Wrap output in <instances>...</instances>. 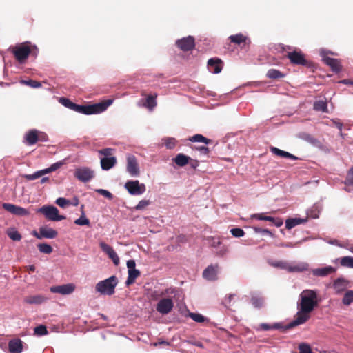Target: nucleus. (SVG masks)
Segmentation results:
<instances>
[{
    "mask_svg": "<svg viewBox=\"0 0 353 353\" xmlns=\"http://www.w3.org/2000/svg\"><path fill=\"white\" fill-rule=\"evenodd\" d=\"M319 302L318 293L313 290H304L299 295L297 303L298 312L294 319L290 323L286 328L303 324L310 318V314L318 305Z\"/></svg>",
    "mask_w": 353,
    "mask_h": 353,
    "instance_id": "1",
    "label": "nucleus"
},
{
    "mask_svg": "<svg viewBox=\"0 0 353 353\" xmlns=\"http://www.w3.org/2000/svg\"><path fill=\"white\" fill-rule=\"evenodd\" d=\"M112 99H108L98 103L88 105H78L74 103L72 110L86 115L99 114L105 111L107 108L112 104Z\"/></svg>",
    "mask_w": 353,
    "mask_h": 353,
    "instance_id": "2",
    "label": "nucleus"
},
{
    "mask_svg": "<svg viewBox=\"0 0 353 353\" xmlns=\"http://www.w3.org/2000/svg\"><path fill=\"white\" fill-rule=\"evenodd\" d=\"M12 52L16 59L19 63H23L30 54L36 57L38 53V48L36 46L32 45L30 42H25L14 47L12 50Z\"/></svg>",
    "mask_w": 353,
    "mask_h": 353,
    "instance_id": "3",
    "label": "nucleus"
},
{
    "mask_svg": "<svg viewBox=\"0 0 353 353\" xmlns=\"http://www.w3.org/2000/svg\"><path fill=\"white\" fill-rule=\"evenodd\" d=\"M118 284V279L115 276H112L103 281H101L96 284L95 290L102 295H112L115 292V288Z\"/></svg>",
    "mask_w": 353,
    "mask_h": 353,
    "instance_id": "4",
    "label": "nucleus"
},
{
    "mask_svg": "<svg viewBox=\"0 0 353 353\" xmlns=\"http://www.w3.org/2000/svg\"><path fill=\"white\" fill-rule=\"evenodd\" d=\"M329 54L336 55V54H334V52H332L330 50H325L323 48H321L320 50V55L322 57L323 61L326 65L330 66L333 72H340L341 70V65L339 60L337 59H334V58L330 57L328 56Z\"/></svg>",
    "mask_w": 353,
    "mask_h": 353,
    "instance_id": "5",
    "label": "nucleus"
},
{
    "mask_svg": "<svg viewBox=\"0 0 353 353\" xmlns=\"http://www.w3.org/2000/svg\"><path fill=\"white\" fill-rule=\"evenodd\" d=\"M37 212L42 213L50 221H59L65 219L64 216L59 214L58 209L53 205H43L37 210Z\"/></svg>",
    "mask_w": 353,
    "mask_h": 353,
    "instance_id": "6",
    "label": "nucleus"
},
{
    "mask_svg": "<svg viewBox=\"0 0 353 353\" xmlns=\"http://www.w3.org/2000/svg\"><path fill=\"white\" fill-rule=\"evenodd\" d=\"M124 187L128 193L133 196L141 195L146 190L145 185L139 183L138 180L128 181L125 183Z\"/></svg>",
    "mask_w": 353,
    "mask_h": 353,
    "instance_id": "7",
    "label": "nucleus"
},
{
    "mask_svg": "<svg viewBox=\"0 0 353 353\" xmlns=\"http://www.w3.org/2000/svg\"><path fill=\"white\" fill-rule=\"evenodd\" d=\"M74 175L80 181L86 183L94 178V172L88 167H80L75 169Z\"/></svg>",
    "mask_w": 353,
    "mask_h": 353,
    "instance_id": "8",
    "label": "nucleus"
},
{
    "mask_svg": "<svg viewBox=\"0 0 353 353\" xmlns=\"http://www.w3.org/2000/svg\"><path fill=\"white\" fill-rule=\"evenodd\" d=\"M126 171L132 176H138L140 174V168L134 155L128 154L126 156Z\"/></svg>",
    "mask_w": 353,
    "mask_h": 353,
    "instance_id": "9",
    "label": "nucleus"
},
{
    "mask_svg": "<svg viewBox=\"0 0 353 353\" xmlns=\"http://www.w3.org/2000/svg\"><path fill=\"white\" fill-rule=\"evenodd\" d=\"M39 230V232L36 231L32 232V234L38 239H41L43 238L52 239H54L58 234L57 230L48 227V225H43L40 227Z\"/></svg>",
    "mask_w": 353,
    "mask_h": 353,
    "instance_id": "10",
    "label": "nucleus"
},
{
    "mask_svg": "<svg viewBox=\"0 0 353 353\" xmlns=\"http://www.w3.org/2000/svg\"><path fill=\"white\" fill-rule=\"evenodd\" d=\"M174 307V303L170 298L161 299L157 304V311L164 315L170 313Z\"/></svg>",
    "mask_w": 353,
    "mask_h": 353,
    "instance_id": "11",
    "label": "nucleus"
},
{
    "mask_svg": "<svg viewBox=\"0 0 353 353\" xmlns=\"http://www.w3.org/2000/svg\"><path fill=\"white\" fill-rule=\"evenodd\" d=\"M2 207L4 210L14 215L26 216H28L30 214L28 210L26 208L12 203H4L2 204Z\"/></svg>",
    "mask_w": 353,
    "mask_h": 353,
    "instance_id": "12",
    "label": "nucleus"
},
{
    "mask_svg": "<svg viewBox=\"0 0 353 353\" xmlns=\"http://www.w3.org/2000/svg\"><path fill=\"white\" fill-rule=\"evenodd\" d=\"M75 290V285L73 283L63 284L61 285L52 286L50 290L52 293H57L61 295H68L72 294Z\"/></svg>",
    "mask_w": 353,
    "mask_h": 353,
    "instance_id": "13",
    "label": "nucleus"
},
{
    "mask_svg": "<svg viewBox=\"0 0 353 353\" xmlns=\"http://www.w3.org/2000/svg\"><path fill=\"white\" fill-rule=\"evenodd\" d=\"M176 45L183 51H189L194 48V39L192 36L183 37L176 41Z\"/></svg>",
    "mask_w": 353,
    "mask_h": 353,
    "instance_id": "14",
    "label": "nucleus"
},
{
    "mask_svg": "<svg viewBox=\"0 0 353 353\" xmlns=\"http://www.w3.org/2000/svg\"><path fill=\"white\" fill-rule=\"evenodd\" d=\"M287 57L290 60V62L294 65H307V61L305 59L304 54L300 50H294L293 52H288Z\"/></svg>",
    "mask_w": 353,
    "mask_h": 353,
    "instance_id": "15",
    "label": "nucleus"
},
{
    "mask_svg": "<svg viewBox=\"0 0 353 353\" xmlns=\"http://www.w3.org/2000/svg\"><path fill=\"white\" fill-rule=\"evenodd\" d=\"M350 281L344 278H338L333 283V289L336 294H340L349 287Z\"/></svg>",
    "mask_w": 353,
    "mask_h": 353,
    "instance_id": "16",
    "label": "nucleus"
},
{
    "mask_svg": "<svg viewBox=\"0 0 353 353\" xmlns=\"http://www.w3.org/2000/svg\"><path fill=\"white\" fill-rule=\"evenodd\" d=\"M252 219H255L260 221H268L272 222L276 227H281L283 221L280 218H274L270 216H265L263 213L254 214L251 215Z\"/></svg>",
    "mask_w": 353,
    "mask_h": 353,
    "instance_id": "17",
    "label": "nucleus"
},
{
    "mask_svg": "<svg viewBox=\"0 0 353 353\" xmlns=\"http://www.w3.org/2000/svg\"><path fill=\"white\" fill-rule=\"evenodd\" d=\"M219 270L218 265H210L208 266L203 272L204 279L208 281H215L217 279V274Z\"/></svg>",
    "mask_w": 353,
    "mask_h": 353,
    "instance_id": "18",
    "label": "nucleus"
},
{
    "mask_svg": "<svg viewBox=\"0 0 353 353\" xmlns=\"http://www.w3.org/2000/svg\"><path fill=\"white\" fill-rule=\"evenodd\" d=\"M336 272V268L327 265L312 270V274L315 276L324 277Z\"/></svg>",
    "mask_w": 353,
    "mask_h": 353,
    "instance_id": "19",
    "label": "nucleus"
},
{
    "mask_svg": "<svg viewBox=\"0 0 353 353\" xmlns=\"http://www.w3.org/2000/svg\"><path fill=\"white\" fill-rule=\"evenodd\" d=\"M208 68L213 74H219L222 70V62L219 59H210L208 61Z\"/></svg>",
    "mask_w": 353,
    "mask_h": 353,
    "instance_id": "20",
    "label": "nucleus"
},
{
    "mask_svg": "<svg viewBox=\"0 0 353 353\" xmlns=\"http://www.w3.org/2000/svg\"><path fill=\"white\" fill-rule=\"evenodd\" d=\"M48 298L42 294H36L26 296L24 302L30 305H40L48 301Z\"/></svg>",
    "mask_w": 353,
    "mask_h": 353,
    "instance_id": "21",
    "label": "nucleus"
},
{
    "mask_svg": "<svg viewBox=\"0 0 353 353\" xmlns=\"http://www.w3.org/2000/svg\"><path fill=\"white\" fill-rule=\"evenodd\" d=\"M309 264L305 262L290 263L288 272H303L309 270Z\"/></svg>",
    "mask_w": 353,
    "mask_h": 353,
    "instance_id": "22",
    "label": "nucleus"
},
{
    "mask_svg": "<svg viewBox=\"0 0 353 353\" xmlns=\"http://www.w3.org/2000/svg\"><path fill=\"white\" fill-rule=\"evenodd\" d=\"M25 142L28 145L35 144L39 140V131L31 130L26 133L24 136Z\"/></svg>",
    "mask_w": 353,
    "mask_h": 353,
    "instance_id": "23",
    "label": "nucleus"
},
{
    "mask_svg": "<svg viewBox=\"0 0 353 353\" xmlns=\"http://www.w3.org/2000/svg\"><path fill=\"white\" fill-rule=\"evenodd\" d=\"M100 163L102 170H109L117 163V159L115 157H103L101 159Z\"/></svg>",
    "mask_w": 353,
    "mask_h": 353,
    "instance_id": "24",
    "label": "nucleus"
},
{
    "mask_svg": "<svg viewBox=\"0 0 353 353\" xmlns=\"http://www.w3.org/2000/svg\"><path fill=\"white\" fill-rule=\"evenodd\" d=\"M8 348L10 353H21L23 350L22 341L19 339L11 340Z\"/></svg>",
    "mask_w": 353,
    "mask_h": 353,
    "instance_id": "25",
    "label": "nucleus"
},
{
    "mask_svg": "<svg viewBox=\"0 0 353 353\" xmlns=\"http://www.w3.org/2000/svg\"><path fill=\"white\" fill-rule=\"evenodd\" d=\"M270 152L279 157L286 158V159H290L292 160H297L298 157L293 155L292 154L285 152L284 150H280L276 147H270Z\"/></svg>",
    "mask_w": 353,
    "mask_h": 353,
    "instance_id": "26",
    "label": "nucleus"
},
{
    "mask_svg": "<svg viewBox=\"0 0 353 353\" xmlns=\"http://www.w3.org/2000/svg\"><path fill=\"white\" fill-rule=\"evenodd\" d=\"M268 263L271 266H272L274 268H279V269H281V270H285L287 272L289 271L290 262H288L287 261H283V260L273 261V260H271V261H268Z\"/></svg>",
    "mask_w": 353,
    "mask_h": 353,
    "instance_id": "27",
    "label": "nucleus"
},
{
    "mask_svg": "<svg viewBox=\"0 0 353 353\" xmlns=\"http://www.w3.org/2000/svg\"><path fill=\"white\" fill-rule=\"evenodd\" d=\"M307 221V219L292 218L285 221V228L290 230L295 226Z\"/></svg>",
    "mask_w": 353,
    "mask_h": 353,
    "instance_id": "28",
    "label": "nucleus"
},
{
    "mask_svg": "<svg viewBox=\"0 0 353 353\" xmlns=\"http://www.w3.org/2000/svg\"><path fill=\"white\" fill-rule=\"evenodd\" d=\"M190 157L183 154H178L172 160L173 161L180 167H183L187 165L189 162Z\"/></svg>",
    "mask_w": 353,
    "mask_h": 353,
    "instance_id": "29",
    "label": "nucleus"
},
{
    "mask_svg": "<svg viewBox=\"0 0 353 353\" xmlns=\"http://www.w3.org/2000/svg\"><path fill=\"white\" fill-rule=\"evenodd\" d=\"M286 326H283L281 323H274L273 324H268V323H261L260 325V327L265 331L270 330H288V328H286Z\"/></svg>",
    "mask_w": 353,
    "mask_h": 353,
    "instance_id": "30",
    "label": "nucleus"
},
{
    "mask_svg": "<svg viewBox=\"0 0 353 353\" xmlns=\"http://www.w3.org/2000/svg\"><path fill=\"white\" fill-rule=\"evenodd\" d=\"M313 108L316 111L328 112L327 104L325 100H318L314 103Z\"/></svg>",
    "mask_w": 353,
    "mask_h": 353,
    "instance_id": "31",
    "label": "nucleus"
},
{
    "mask_svg": "<svg viewBox=\"0 0 353 353\" xmlns=\"http://www.w3.org/2000/svg\"><path fill=\"white\" fill-rule=\"evenodd\" d=\"M229 39L231 41V42L239 45H240L242 43H245L247 41L250 42L249 39L241 33L234 35H231L229 37Z\"/></svg>",
    "mask_w": 353,
    "mask_h": 353,
    "instance_id": "32",
    "label": "nucleus"
},
{
    "mask_svg": "<svg viewBox=\"0 0 353 353\" xmlns=\"http://www.w3.org/2000/svg\"><path fill=\"white\" fill-rule=\"evenodd\" d=\"M140 275L139 270H128V279L125 281L126 285H130L134 283L136 279Z\"/></svg>",
    "mask_w": 353,
    "mask_h": 353,
    "instance_id": "33",
    "label": "nucleus"
},
{
    "mask_svg": "<svg viewBox=\"0 0 353 353\" xmlns=\"http://www.w3.org/2000/svg\"><path fill=\"white\" fill-rule=\"evenodd\" d=\"M251 303L255 308L260 309L264 305V298L258 294L252 295Z\"/></svg>",
    "mask_w": 353,
    "mask_h": 353,
    "instance_id": "34",
    "label": "nucleus"
},
{
    "mask_svg": "<svg viewBox=\"0 0 353 353\" xmlns=\"http://www.w3.org/2000/svg\"><path fill=\"white\" fill-rule=\"evenodd\" d=\"M345 190L347 192L353 191V167L350 170L345 182Z\"/></svg>",
    "mask_w": 353,
    "mask_h": 353,
    "instance_id": "35",
    "label": "nucleus"
},
{
    "mask_svg": "<svg viewBox=\"0 0 353 353\" xmlns=\"http://www.w3.org/2000/svg\"><path fill=\"white\" fill-rule=\"evenodd\" d=\"M342 303L346 306H348L353 303V290L345 292L342 299Z\"/></svg>",
    "mask_w": 353,
    "mask_h": 353,
    "instance_id": "36",
    "label": "nucleus"
},
{
    "mask_svg": "<svg viewBox=\"0 0 353 353\" xmlns=\"http://www.w3.org/2000/svg\"><path fill=\"white\" fill-rule=\"evenodd\" d=\"M266 76L269 79H279V78H283L285 77V74H283L282 72H281L279 70H276V69H270L267 74H266Z\"/></svg>",
    "mask_w": 353,
    "mask_h": 353,
    "instance_id": "37",
    "label": "nucleus"
},
{
    "mask_svg": "<svg viewBox=\"0 0 353 353\" xmlns=\"http://www.w3.org/2000/svg\"><path fill=\"white\" fill-rule=\"evenodd\" d=\"M340 264L343 267L353 268V257L352 256H343L340 259Z\"/></svg>",
    "mask_w": 353,
    "mask_h": 353,
    "instance_id": "38",
    "label": "nucleus"
},
{
    "mask_svg": "<svg viewBox=\"0 0 353 353\" xmlns=\"http://www.w3.org/2000/svg\"><path fill=\"white\" fill-rule=\"evenodd\" d=\"M189 141H190L191 142L204 143L205 144H209L211 141L210 139H208L203 135L199 134L190 137L189 138Z\"/></svg>",
    "mask_w": 353,
    "mask_h": 353,
    "instance_id": "39",
    "label": "nucleus"
},
{
    "mask_svg": "<svg viewBox=\"0 0 353 353\" xmlns=\"http://www.w3.org/2000/svg\"><path fill=\"white\" fill-rule=\"evenodd\" d=\"M157 105L155 97L152 95L148 96L144 103V106L148 108L150 110H152L153 108Z\"/></svg>",
    "mask_w": 353,
    "mask_h": 353,
    "instance_id": "40",
    "label": "nucleus"
},
{
    "mask_svg": "<svg viewBox=\"0 0 353 353\" xmlns=\"http://www.w3.org/2000/svg\"><path fill=\"white\" fill-rule=\"evenodd\" d=\"M188 316L195 322L203 323L207 321V319L201 314L190 312Z\"/></svg>",
    "mask_w": 353,
    "mask_h": 353,
    "instance_id": "41",
    "label": "nucleus"
},
{
    "mask_svg": "<svg viewBox=\"0 0 353 353\" xmlns=\"http://www.w3.org/2000/svg\"><path fill=\"white\" fill-rule=\"evenodd\" d=\"M7 234L9 236V238L13 241H20L21 239V235L20 234V233L14 229L8 230Z\"/></svg>",
    "mask_w": 353,
    "mask_h": 353,
    "instance_id": "42",
    "label": "nucleus"
},
{
    "mask_svg": "<svg viewBox=\"0 0 353 353\" xmlns=\"http://www.w3.org/2000/svg\"><path fill=\"white\" fill-rule=\"evenodd\" d=\"M168 149H173L176 144V140L173 137H167L163 139Z\"/></svg>",
    "mask_w": 353,
    "mask_h": 353,
    "instance_id": "43",
    "label": "nucleus"
},
{
    "mask_svg": "<svg viewBox=\"0 0 353 353\" xmlns=\"http://www.w3.org/2000/svg\"><path fill=\"white\" fill-rule=\"evenodd\" d=\"M37 247L41 253L50 254L52 252V248L47 243H39Z\"/></svg>",
    "mask_w": 353,
    "mask_h": 353,
    "instance_id": "44",
    "label": "nucleus"
},
{
    "mask_svg": "<svg viewBox=\"0 0 353 353\" xmlns=\"http://www.w3.org/2000/svg\"><path fill=\"white\" fill-rule=\"evenodd\" d=\"M34 334L37 336H45L48 334V330L45 325H41L34 329Z\"/></svg>",
    "mask_w": 353,
    "mask_h": 353,
    "instance_id": "45",
    "label": "nucleus"
},
{
    "mask_svg": "<svg viewBox=\"0 0 353 353\" xmlns=\"http://www.w3.org/2000/svg\"><path fill=\"white\" fill-rule=\"evenodd\" d=\"M74 223L78 225H89L90 221L85 217L84 212H82L81 216L74 221Z\"/></svg>",
    "mask_w": 353,
    "mask_h": 353,
    "instance_id": "46",
    "label": "nucleus"
},
{
    "mask_svg": "<svg viewBox=\"0 0 353 353\" xmlns=\"http://www.w3.org/2000/svg\"><path fill=\"white\" fill-rule=\"evenodd\" d=\"M21 83L28 85L33 88H37L41 86L40 82L33 80H22L21 81Z\"/></svg>",
    "mask_w": 353,
    "mask_h": 353,
    "instance_id": "47",
    "label": "nucleus"
},
{
    "mask_svg": "<svg viewBox=\"0 0 353 353\" xmlns=\"http://www.w3.org/2000/svg\"><path fill=\"white\" fill-rule=\"evenodd\" d=\"M60 103H61L65 108H68L70 110H72L74 103L72 102L70 99H66L65 97H61L59 99Z\"/></svg>",
    "mask_w": 353,
    "mask_h": 353,
    "instance_id": "48",
    "label": "nucleus"
},
{
    "mask_svg": "<svg viewBox=\"0 0 353 353\" xmlns=\"http://www.w3.org/2000/svg\"><path fill=\"white\" fill-rule=\"evenodd\" d=\"M99 245L102 251L105 252L108 256L114 251V249L110 245L104 242H101Z\"/></svg>",
    "mask_w": 353,
    "mask_h": 353,
    "instance_id": "49",
    "label": "nucleus"
},
{
    "mask_svg": "<svg viewBox=\"0 0 353 353\" xmlns=\"http://www.w3.org/2000/svg\"><path fill=\"white\" fill-rule=\"evenodd\" d=\"M150 204V201L149 200L143 199L141 200L138 204L134 207L136 210H142L145 209L147 206Z\"/></svg>",
    "mask_w": 353,
    "mask_h": 353,
    "instance_id": "50",
    "label": "nucleus"
},
{
    "mask_svg": "<svg viewBox=\"0 0 353 353\" xmlns=\"http://www.w3.org/2000/svg\"><path fill=\"white\" fill-rule=\"evenodd\" d=\"M252 229L255 233H260L263 235L268 234L270 236L273 237V234L272 233V232L270 230H269L268 229H263V228H261L259 227H256V226L252 227Z\"/></svg>",
    "mask_w": 353,
    "mask_h": 353,
    "instance_id": "51",
    "label": "nucleus"
},
{
    "mask_svg": "<svg viewBox=\"0 0 353 353\" xmlns=\"http://www.w3.org/2000/svg\"><path fill=\"white\" fill-rule=\"evenodd\" d=\"M55 203L58 205L59 207L65 208L66 206H68L70 202L69 200L66 199L63 197H59L57 199Z\"/></svg>",
    "mask_w": 353,
    "mask_h": 353,
    "instance_id": "52",
    "label": "nucleus"
},
{
    "mask_svg": "<svg viewBox=\"0 0 353 353\" xmlns=\"http://www.w3.org/2000/svg\"><path fill=\"white\" fill-rule=\"evenodd\" d=\"M299 353H312L311 347L306 343H301L299 345Z\"/></svg>",
    "mask_w": 353,
    "mask_h": 353,
    "instance_id": "53",
    "label": "nucleus"
},
{
    "mask_svg": "<svg viewBox=\"0 0 353 353\" xmlns=\"http://www.w3.org/2000/svg\"><path fill=\"white\" fill-rule=\"evenodd\" d=\"M230 232L232 236L237 238L243 236L245 234L244 231L242 229L238 228L231 229Z\"/></svg>",
    "mask_w": 353,
    "mask_h": 353,
    "instance_id": "54",
    "label": "nucleus"
},
{
    "mask_svg": "<svg viewBox=\"0 0 353 353\" xmlns=\"http://www.w3.org/2000/svg\"><path fill=\"white\" fill-rule=\"evenodd\" d=\"M96 192H98L99 194H100L101 195H103V196H105V198L111 200L113 199V195L112 194L106 190H104V189H97L96 190Z\"/></svg>",
    "mask_w": 353,
    "mask_h": 353,
    "instance_id": "55",
    "label": "nucleus"
},
{
    "mask_svg": "<svg viewBox=\"0 0 353 353\" xmlns=\"http://www.w3.org/2000/svg\"><path fill=\"white\" fill-rule=\"evenodd\" d=\"M228 252V247L225 245H220L216 251V253L218 256H223L224 255H225Z\"/></svg>",
    "mask_w": 353,
    "mask_h": 353,
    "instance_id": "56",
    "label": "nucleus"
},
{
    "mask_svg": "<svg viewBox=\"0 0 353 353\" xmlns=\"http://www.w3.org/2000/svg\"><path fill=\"white\" fill-rule=\"evenodd\" d=\"M210 244L212 248L217 249L221 243L219 237H212L210 241Z\"/></svg>",
    "mask_w": 353,
    "mask_h": 353,
    "instance_id": "57",
    "label": "nucleus"
},
{
    "mask_svg": "<svg viewBox=\"0 0 353 353\" xmlns=\"http://www.w3.org/2000/svg\"><path fill=\"white\" fill-rule=\"evenodd\" d=\"M40 176H41V175L39 170L34 172L33 174H26L24 176L25 179H26L28 181L35 180Z\"/></svg>",
    "mask_w": 353,
    "mask_h": 353,
    "instance_id": "58",
    "label": "nucleus"
},
{
    "mask_svg": "<svg viewBox=\"0 0 353 353\" xmlns=\"http://www.w3.org/2000/svg\"><path fill=\"white\" fill-rule=\"evenodd\" d=\"M109 258L112 259L113 263L115 265H118L119 264V257L118 256L116 252L114 250L110 254L108 255Z\"/></svg>",
    "mask_w": 353,
    "mask_h": 353,
    "instance_id": "59",
    "label": "nucleus"
},
{
    "mask_svg": "<svg viewBox=\"0 0 353 353\" xmlns=\"http://www.w3.org/2000/svg\"><path fill=\"white\" fill-rule=\"evenodd\" d=\"M112 149L107 148L102 150H99V153L100 154L104 155V157H110L109 156L111 155Z\"/></svg>",
    "mask_w": 353,
    "mask_h": 353,
    "instance_id": "60",
    "label": "nucleus"
},
{
    "mask_svg": "<svg viewBox=\"0 0 353 353\" xmlns=\"http://www.w3.org/2000/svg\"><path fill=\"white\" fill-rule=\"evenodd\" d=\"M63 165V163L62 161H58V162H56V163L52 164L50 166L51 172L56 171L57 170L60 168Z\"/></svg>",
    "mask_w": 353,
    "mask_h": 353,
    "instance_id": "61",
    "label": "nucleus"
},
{
    "mask_svg": "<svg viewBox=\"0 0 353 353\" xmlns=\"http://www.w3.org/2000/svg\"><path fill=\"white\" fill-rule=\"evenodd\" d=\"M201 154L207 155L209 152V149L205 146H200L196 148Z\"/></svg>",
    "mask_w": 353,
    "mask_h": 353,
    "instance_id": "62",
    "label": "nucleus"
},
{
    "mask_svg": "<svg viewBox=\"0 0 353 353\" xmlns=\"http://www.w3.org/2000/svg\"><path fill=\"white\" fill-rule=\"evenodd\" d=\"M126 265H127V268H128V270H134V269H136L135 268L136 263H135L134 260H132V259L128 260L127 261V264Z\"/></svg>",
    "mask_w": 353,
    "mask_h": 353,
    "instance_id": "63",
    "label": "nucleus"
},
{
    "mask_svg": "<svg viewBox=\"0 0 353 353\" xmlns=\"http://www.w3.org/2000/svg\"><path fill=\"white\" fill-rule=\"evenodd\" d=\"M332 123H334V125L340 130L341 131L342 130V128H343V123L339 121V120L338 119H332Z\"/></svg>",
    "mask_w": 353,
    "mask_h": 353,
    "instance_id": "64",
    "label": "nucleus"
}]
</instances>
